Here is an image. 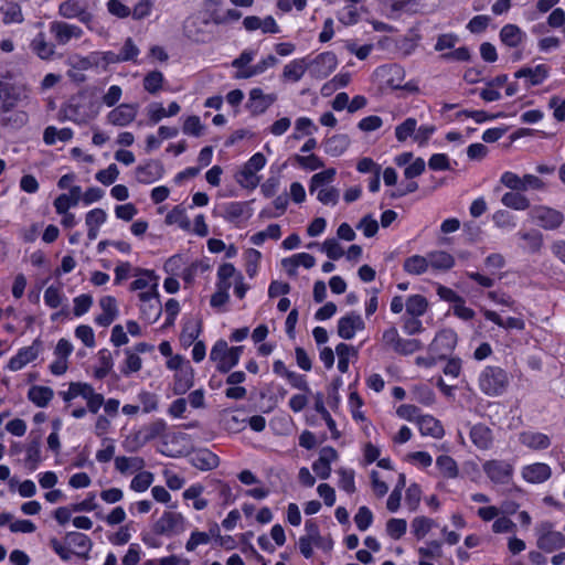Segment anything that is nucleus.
Returning a JSON list of instances; mask_svg holds the SVG:
<instances>
[{
    "mask_svg": "<svg viewBox=\"0 0 565 565\" xmlns=\"http://www.w3.org/2000/svg\"><path fill=\"white\" fill-rule=\"evenodd\" d=\"M257 56V50L245 49L242 53L232 61L231 66L235 70L233 78L235 79H248L265 73L268 68L273 67L277 63V58L274 55H267L266 57L253 64Z\"/></svg>",
    "mask_w": 565,
    "mask_h": 565,
    "instance_id": "1",
    "label": "nucleus"
},
{
    "mask_svg": "<svg viewBox=\"0 0 565 565\" xmlns=\"http://www.w3.org/2000/svg\"><path fill=\"white\" fill-rule=\"evenodd\" d=\"M166 366L173 372L172 391L175 395L185 394L194 385V369L183 355L175 354L167 360Z\"/></svg>",
    "mask_w": 565,
    "mask_h": 565,
    "instance_id": "2",
    "label": "nucleus"
},
{
    "mask_svg": "<svg viewBox=\"0 0 565 565\" xmlns=\"http://www.w3.org/2000/svg\"><path fill=\"white\" fill-rule=\"evenodd\" d=\"M509 375L500 366L488 365L479 374L480 391L488 396H500L509 386Z\"/></svg>",
    "mask_w": 565,
    "mask_h": 565,
    "instance_id": "3",
    "label": "nucleus"
},
{
    "mask_svg": "<svg viewBox=\"0 0 565 565\" xmlns=\"http://www.w3.org/2000/svg\"><path fill=\"white\" fill-rule=\"evenodd\" d=\"M63 115L65 119L76 125H85L98 115V110L89 98L78 94L63 107Z\"/></svg>",
    "mask_w": 565,
    "mask_h": 565,
    "instance_id": "4",
    "label": "nucleus"
},
{
    "mask_svg": "<svg viewBox=\"0 0 565 565\" xmlns=\"http://www.w3.org/2000/svg\"><path fill=\"white\" fill-rule=\"evenodd\" d=\"M158 287L159 276L153 270L139 267L135 268L129 290L137 292L139 301H147L153 296H159Z\"/></svg>",
    "mask_w": 565,
    "mask_h": 565,
    "instance_id": "5",
    "label": "nucleus"
},
{
    "mask_svg": "<svg viewBox=\"0 0 565 565\" xmlns=\"http://www.w3.org/2000/svg\"><path fill=\"white\" fill-rule=\"evenodd\" d=\"M243 347H228L225 340H217L211 349L210 360L221 373L230 372L239 362Z\"/></svg>",
    "mask_w": 565,
    "mask_h": 565,
    "instance_id": "6",
    "label": "nucleus"
},
{
    "mask_svg": "<svg viewBox=\"0 0 565 565\" xmlns=\"http://www.w3.org/2000/svg\"><path fill=\"white\" fill-rule=\"evenodd\" d=\"M267 163L266 157L262 152L254 153L246 163L236 173V182L246 190H255L260 181L257 172L263 170Z\"/></svg>",
    "mask_w": 565,
    "mask_h": 565,
    "instance_id": "7",
    "label": "nucleus"
},
{
    "mask_svg": "<svg viewBox=\"0 0 565 565\" xmlns=\"http://www.w3.org/2000/svg\"><path fill=\"white\" fill-rule=\"evenodd\" d=\"M381 342L385 349H390L401 355H409L423 348L417 339H405L398 333V330L392 326L382 333Z\"/></svg>",
    "mask_w": 565,
    "mask_h": 565,
    "instance_id": "8",
    "label": "nucleus"
},
{
    "mask_svg": "<svg viewBox=\"0 0 565 565\" xmlns=\"http://www.w3.org/2000/svg\"><path fill=\"white\" fill-rule=\"evenodd\" d=\"M58 395L66 406H71L74 399L82 397L88 404L90 412L96 409L97 404L102 399L97 396V392L92 384L79 381L68 383L67 388L60 391Z\"/></svg>",
    "mask_w": 565,
    "mask_h": 565,
    "instance_id": "9",
    "label": "nucleus"
},
{
    "mask_svg": "<svg viewBox=\"0 0 565 565\" xmlns=\"http://www.w3.org/2000/svg\"><path fill=\"white\" fill-rule=\"evenodd\" d=\"M536 545L540 550L552 553L565 547V535L554 529L550 521L541 522L535 527Z\"/></svg>",
    "mask_w": 565,
    "mask_h": 565,
    "instance_id": "10",
    "label": "nucleus"
},
{
    "mask_svg": "<svg viewBox=\"0 0 565 565\" xmlns=\"http://www.w3.org/2000/svg\"><path fill=\"white\" fill-rule=\"evenodd\" d=\"M188 521L180 512L164 511L153 524V532L163 536H175L186 530Z\"/></svg>",
    "mask_w": 565,
    "mask_h": 565,
    "instance_id": "11",
    "label": "nucleus"
},
{
    "mask_svg": "<svg viewBox=\"0 0 565 565\" xmlns=\"http://www.w3.org/2000/svg\"><path fill=\"white\" fill-rule=\"evenodd\" d=\"M530 220L545 231H554L561 227L565 217L564 214L546 205L533 206L529 212Z\"/></svg>",
    "mask_w": 565,
    "mask_h": 565,
    "instance_id": "12",
    "label": "nucleus"
},
{
    "mask_svg": "<svg viewBox=\"0 0 565 565\" xmlns=\"http://www.w3.org/2000/svg\"><path fill=\"white\" fill-rule=\"evenodd\" d=\"M58 14L64 19H78L89 30L95 31L93 14L85 0H64L58 6Z\"/></svg>",
    "mask_w": 565,
    "mask_h": 565,
    "instance_id": "13",
    "label": "nucleus"
},
{
    "mask_svg": "<svg viewBox=\"0 0 565 565\" xmlns=\"http://www.w3.org/2000/svg\"><path fill=\"white\" fill-rule=\"evenodd\" d=\"M42 348V341L39 339H35L28 347L20 348L18 352L8 361L7 369L11 372L22 370L39 358Z\"/></svg>",
    "mask_w": 565,
    "mask_h": 565,
    "instance_id": "14",
    "label": "nucleus"
},
{
    "mask_svg": "<svg viewBox=\"0 0 565 565\" xmlns=\"http://www.w3.org/2000/svg\"><path fill=\"white\" fill-rule=\"evenodd\" d=\"M487 477L497 484H507L511 481L514 467L511 462L500 459L487 460L482 465Z\"/></svg>",
    "mask_w": 565,
    "mask_h": 565,
    "instance_id": "15",
    "label": "nucleus"
},
{
    "mask_svg": "<svg viewBox=\"0 0 565 565\" xmlns=\"http://www.w3.org/2000/svg\"><path fill=\"white\" fill-rule=\"evenodd\" d=\"M309 74L318 79L328 77L338 66V58L332 52H323L308 61Z\"/></svg>",
    "mask_w": 565,
    "mask_h": 565,
    "instance_id": "16",
    "label": "nucleus"
},
{
    "mask_svg": "<svg viewBox=\"0 0 565 565\" xmlns=\"http://www.w3.org/2000/svg\"><path fill=\"white\" fill-rule=\"evenodd\" d=\"M49 30L58 45H66L71 40H78L84 33L81 26L57 20L50 23Z\"/></svg>",
    "mask_w": 565,
    "mask_h": 565,
    "instance_id": "17",
    "label": "nucleus"
},
{
    "mask_svg": "<svg viewBox=\"0 0 565 565\" xmlns=\"http://www.w3.org/2000/svg\"><path fill=\"white\" fill-rule=\"evenodd\" d=\"M516 438L519 445L531 451H544L552 445V439L548 435L533 429L520 431Z\"/></svg>",
    "mask_w": 565,
    "mask_h": 565,
    "instance_id": "18",
    "label": "nucleus"
},
{
    "mask_svg": "<svg viewBox=\"0 0 565 565\" xmlns=\"http://www.w3.org/2000/svg\"><path fill=\"white\" fill-rule=\"evenodd\" d=\"M552 468L546 462H532L524 465L520 469L521 478L530 484H541L552 477Z\"/></svg>",
    "mask_w": 565,
    "mask_h": 565,
    "instance_id": "19",
    "label": "nucleus"
},
{
    "mask_svg": "<svg viewBox=\"0 0 565 565\" xmlns=\"http://www.w3.org/2000/svg\"><path fill=\"white\" fill-rule=\"evenodd\" d=\"M374 75L386 87L399 89L402 88V83L405 78V71L397 64H388L379 66L375 70Z\"/></svg>",
    "mask_w": 565,
    "mask_h": 565,
    "instance_id": "20",
    "label": "nucleus"
},
{
    "mask_svg": "<svg viewBox=\"0 0 565 565\" xmlns=\"http://www.w3.org/2000/svg\"><path fill=\"white\" fill-rule=\"evenodd\" d=\"M137 114L138 105L120 104L107 114L106 120L113 126L126 127L136 119Z\"/></svg>",
    "mask_w": 565,
    "mask_h": 565,
    "instance_id": "21",
    "label": "nucleus"
},
{
    "mask_svg": "<svg viewBox=\"0 0 565 565\" xmlns=\"http://www.w3.org/2000/svg\"><path fill=\"white\" fill-rule=\"evenodd\" d=\"M365 329V323L361 315L351 312L343 316L338 321V334L344 340H351L356 332Z\"/></svg>",
    "mask_w": 565,
    "mask_h": 565,
    "instance_id": "22",
    "label": "nucleus"
},
{
    "mask_svg": "<svg viewBox=\"0 0 565 565\" xmlns=\"http://www.w3.org/2000/svg\"><path fill=\"white\" fill-rule=\"evenodd\" d=\"M457 344V334L450 329L439 331L429 345V350L438 356H446Z\"/></svg>",
    "mask_w": 565,
    "mask_h": 565,
    "instance_id": "23",
    "label": "nucleus"
},
{
    "mask_svg": "<svg viewBox=\"0 0 565 565\" xmlns=\"http://www.w3.org/2000/svg\"><path fill=\"white\" fill-rule=\"evenodd\" d=\"M551 67L547 64L521 67L514 73L515 78H525L527 86H537L550 76Z\"/></svg>",
    "mask_w": 565,
    "mask_h": 565,
    "instance_id": "24",
    "label": "nucleus"
},
{
    "mask_svg": "<svg viewBox=\"0 0 565 565\" xmlns=\"http://www.w3.org/2000/svg\"><path fill=\"white\" fill-rule=\"evenodd\" d=\"M276 100V94H265L262 88L255 87L249 92L247 107L253 114L260 115L264 114Z\"/></svg>",
    "mask_w": 565,
    "mask_h": 565,
    "instance_id": "25",
    "label": "nucleus"
},
{
    "mask_svg": "<svg viewBox=\"0 0 565 565\" xmlns=\"http://www.w3.org/2000/svg\"><path fill=\"white\" fill-rule=\"evenodd\" d=\"M102 313L95 318V323L100 327L110 326L118 317L117 300L113 296H104L99 299Z\"/></svg>",
    "mask_w": 565,
    "mask_h": 565,
    "instance_id": "26",
    "label": "nucleus"
},
{
    "mask_svg": "<svg viewBox=\"0 0 565 565\" xmlns=\"http://www.w3.org/2000/svg\"><path fill=\"white\" fill-rule=\"evenodd\" d=\"M54 395L55 393L52 387L41 384L30 385L26 392L28 401L39 408L49 407Z\"/></svg>",
    "mask_w": 565,
    "mask_h": 565,
    "instance_id": "27",
    "label": "nucleus"
},
{
    "mask_svg": "<svg viewBox=\"0 0 565 565\" xmlns=\"http://www.w3.org/2000/svg\"><path fill=\"white\" fill-rule=\"evenodd\" d=\"M107 212L100 207H95L85 214L87 238L90 242L97 238L100 227L107 222Z\"/></svg>",
    "mask_w": 565,
    "mask_h": 565,
    "instance_id": "28",
    "label": "nucleus"
},
{
    "mask_svg": "<svg viewBox=\"0 0 565 565\" xmlns=\"http://www.w3.org/2000/svg\"><path fill=\"white\" fill-rule=\"evenodd\" d=\"M190 463L202 471H209L216 468L220 463V458L206 448H201L190 455Z\"/></svg>",
    "mask_w": 565,
    "mask_h": 565,
    "instance_id": "29",
    "label": "nucleus"
},
{
    "mask_svg": "<svg viewBox=\"0 0 565 565\" xmlns=\"http://www.w3.org/2000/svg\"><path fill=\"white\" fill-rule=\"evenodd\" d=\"M65 543L73 554L81 557H87L92 550L90 539L86 534L79 532H68L65 535Z\"/></svg>",
    "mask_w": 565,
    "mask_h": 565,
    "instance_id": "30",
    "label": "nucleus"
},
{
    "mask_svg": "<svg viewBox=\"0 0 565 565\" xmlns=\"http://www.w3.org/2000/svg\"><path fill=\"white\" fill-rule=\"evenodd\" d=\"M315 265V257L308 253H298L290 257L281 259V266L289 276H296L299 266L309 269L312 268Z\"/></svg>",
    "mask_w": 565,
    "mask_h": 565,
    "instance_id": "31",
    "label": "nucleus"
},
{
    "mask_svg": "<svg viewBox=\"0 0 565 565\" xmlns=\"http://www.w3.org/2000/svg\"><path fill=\"white\" fill-rule=\"evenodd\" d=\"M417 427L422 436L435 439H441L445 436V429L440 420L428 414L418 418Z\"/></svg>",
    "mask_w": 565,
    "mask_h": 565,
    "instance_id": "32",
    "label": "nucleus"
},
{
    "mask_svg": "<svg viewBox=\"0 0 565 565\" xmlns=\"http://www.w3.org/2000/svg\"><path fill=\"white\" fill-rule=\"evenodd\" d=\"M351 140L345 134H337L326 138L322 142L324 152L330 157L342 156L350 147Z\"/></svg>",
    "mask_w": 565,
    "mask_h": 565,
    "instance_id": "33",
    "label": "nucleus"
},
{
    "mask_svg": "<svg viewBox=\"0 0 565 565\" xmlns=\"http://www.w3.org/2000/svg\"><path fill=\"white\" fill-rule=\"evenodd\" d=\"M250 209L247 202H227L223 205V217L228 222H239L250 217Z\"/></svg>",
    "mask_w": 565,
    "mask_h": 565,
    "instance_id": "34",
    "label": "nucleus"
},
{
    "mask_svg": "<svg viewBox=\"0 0 565 565\" xmlns=\"http://www.w3.org/2000/svg\"><path fill=\"white\" fill-rule=\"evenodd\" d=\"M500 41L509 47L520 46L526 39V33L516 24H505L499 33Z\"/></svg>",
    "mask_w": 565,
    "mask_h": 565,
    "instance_id": "35",
    "label": "nucleus"
},
{
    "mask_svg": "<svg viewBox=\"0 0 565 565\" xmlns=\"http://www.w3.org/2000/svg\"><path fill=\"white\" fill-rule=\"evenodd\" d=\"M163 175V168L157 161L147 162L143 166H139L136 168V179L140 183L149 184Z\"/></svg>",
    "mask_w": 565,
    "mask_h": 565,
    "instance_id": "36",
    "label": "nucleus"
},
{
    "mask_svg": "<svg viewBox=\"0 0 565 565\" xmlns=\"http://www.w3.org/2000/svg\"><path fill=\"white\" fill-rule=\"evenodd\" d=\"M472 444L481 449L487 450L492 446L493 435L492 430L484 424H476L470 428L469 433Z\"/></svg>",
    "mask_w": 565,
    "mask_h": 565,
    "instance_id": "37",
    "label": "nucleus"
},
{
    "mask_svg": "<svg viewBox=\"0 0 565 565\" xmlns=\"http://www.w3.org/2000/svg\"><path fill=\"white\" fill-rule=\"evenodd\" d=\"M30 47L41 60H51L55 54V44L47 41L45 33H38L30 43Z\"/></svg>",
    "mask_w": 565,
    "mask_h": 565,
    "instance_id": "38",
    "label": "nucleus"
},
{
    "mask_svg": "<svg viewBox=\"0 0 565 565\" xmlns=\"http://www.w3.org/2000/svg\"><path fill=\"white\" fill-rule=\"evenodd\" d=\"M307 70L309 71L307 58H295L284 66L282 78L288 82H299Z\"/></svg>",
    "mask_w": 565,
    "mask_h": 565,
    "instance_id": "39",
    "label": "nucleus"
},
{
    "mask_svg": "<svg viewBox=\"0 0 565 565\" xmlns=\"http://www.w3.org/2000/svg\"><path fill=\"white\" fill-rule=\"evenodd\" d=\"M146 461L141 457H126L119 456L115 458V468L121 475H136L142 470Z\"/></svg>",
    "mask_w": 565,
    "mask_h": 565,
    "instance_id": "40",
    "label": "nucleus"
},
{
    "mask_svg": "<svg viewBox=\"0 0 565 565\" xmlns=\"http://www.w3.org/2000/svg\"><path fill=\"white\" fill-rule=\"evenodd\" d=\"M363 399L358 394V392L353 391L349 395L348 405L350 413L352 415V418L362 425V429L366 431L369 429L370 423L367 422L362 407H363Z\"/></svg>",
    "mask_w": 565,
    "mask_h": 565,
    "instance_id": "41",
    "label": "nucleus"
},
{
    "mask_svg": "<svg viewBox=\"0 0 565 565\" xmlns=\"http://www.w3.org/2000/svg\"><path fill=\"white\" fill-rule=\"evenodd\" d=\"M201 331L202 324L200 320L189 319L188 321H185L180 334V342L182 347L189 348L194 342H196V339L201 334Z\"/></svg>",
    "mask_w": 565,
    "mask_h": 565,
    "instance_id": "42",
    "label": "nucleus"
},
{
    "mask_svg": "<svg viewBox=\"0 0 565 565\" xmlns=\"http://www.w3.org/2000/svg\"><path fill=\"white\" fill-rule=\"evenodd\" d=\"M114 361L108 349H100L97 353V365L94 367L93 376L96 380L105 379L113 370Z\"/></svg>",
    "mask_w": 565,
    "mask_h": 565,
    "instance_id": "43",
    "label": "nucleus"
},
{
    "mask_svg": "<svg viewBox=\"0 0 565 565\" xmlns=\"http://www.w3.org/2000/svg\"><path fill=\"white\" fill-rule=\"evenodd\" d=\"M337 175L334 168H328L315 173L309 181V192L315 194L319 189L331 186Z\"/></svg>",
    "mask_w": 565,
    "mask_h": 565,
    "instance_id": "44",
    "label": "nucleus"
},
{
    "mask_svg": "<svg viewBox=\"0 0 565 565\" xmlns=\"http://www.w3.org/2000/svg\"><path fill=\"white\" fill-rule=\"evenodd\" d=\"M74 136L71 128H56L55 126H47L43 131V141L47 146H53L57 141L67 142Z\"/></svg>",
    "mask_w": 565,
    "mask_h": 565,
    "instance_id": "45",
    "label": "nucleus"
},
{
    "mask_svg": "<svg viewBox=\"0 0 565 565\" xmlns=\"http://www.w3.org/2000/svg\"><path fill=\"white\" fill-rule=\"evenodd\" d=\"M429 267L437 270H448L455 266V258L445 250H434L427 254Z\"/></svg>",
    "mask_w": 565,
    "mask_h": 565,
    "instance_id": "46",
    "label": "nucleus"
},
{
    "mask_svg": "<svg viewBox=\"0 0 565 565\" xmlns=\"http://www.w3.org/2000/svg\"><path fill=\"white\" fill-rule=\"evenodd\" d=\"M166 224L168 225H177L179 228L185 232H191V221L188 217L186 211L181 205L174 206L167 215H166Z\"/></svg>",
    "mask_w": 565,
    "mask_h": 565,
    "instance_id": "47",
    "label": "nucleus"
},
{
    "mask_svg": "<svg viewBox=\"0 0 565 565\" xmlns=\"http://www.w3.org/2000/svg\"><path fill=\"white\" fill-rule=\"evenodd\" d=\"M501 203L515 211H525L530 207V200L520 191H510L502 195Z\"/></svg>",
    "mask_w": 565,
    "mask_h": 565,
    "instance_id": "48",
    "label": "nucleus"
},
{
    "mask_svg": "<svg viewBox=\"0 0 565 565\" xmlns=\"http://www.w3.org/2000/svg\"><path fill=\"white\" fill-rule=\"evenodd\" d=\"M404 270L409 275H423L429 269V260L427 255H413L407 257L403 264Z\"/></svg>",
    "mask_w": 565,
    "mask_h": 565,
    "instance_id": "49",
    "label": "nucleus"
},
{
    "mask_svg": "<svg viewBox=\"0 0 565 565\" xmlns=\"http://www.w3.org/2000/svg\"><path fill=\"white\" fill-rule=\"evenodd\" d=\"M238 274L233 264H222L217 269L216 287L230 290Z\"/></svg>",
    "mask_w": 565,
    "mask_h": 565,
    "instance_id": "50",
    "label": "nucleus"
},
{
    "mask_svg": "<svg viewBox=\"0 0 565 565\" xmlns=\"http://www.w3.org/2000/svg\"><path fill=\"white\" fill-rule=\"evenodd\" d=\"M436 467L444 478L456 479L459 476V467L456 460L448 455L438 456Z\"/></svg>",
    "mask_w": 565,
    "mask_h": 565,
    "instance_id": "51",
    "label": "nucleus"
},
{
    "mask_svg": "<svg viewBox=\"0 0 565 565\" xmlns=\"http://www.w3.org/2000/svg\"><path fill=\"white\" fill-rule=\"evenodd\" d=\"M43 300L47 307L56 309L64 306L67 301V298L61 286L51 285L45 289Z\"/></svg>",
    "mask_w": 565,
    "mask_h": 565,
    "instance_id": "52",
    "label": "nucleus"
},
{
    "mask_svg": "<svg viewBox=\"0 0 565 565\" xmlns=\"http://www.w3.org/2000/svg\"><path fill=\"white\" fill-rule=\"evenodd\" d=\"M140 311L147 321L156 322L162 312L159 296H153L150 300L147 301H140Z\"/></svg>",
    "mask_w": 565,
    "mask_h": 565,
    "instance_id": "53",
    "label": "nucleus"
},
{
    "mask_svg": "<svg viewBox=\"0 0 565 565\" xmlns=\"http://www.w3.org/2000/svg\"><path fill=\"white\" fill-rule=\"evenodd\" d=\"M405 308L411 317H422L427 311L428 301L422 295H412L405 301Z\"/></svg>",
    "mask_w": 565,
    "mask_h": 565,
    "instance_id": "54",
    "label": "nucleus"
},
{
    "mask_svg": "<svg viewBox=\"0 0 565 565\" xmlns=\"http://www.w3.org/2000/svg\"><path fill=\"white\" fill-rule=\"evenodd\" d=\"M417 126V119L408 117L395 127L394 135L398 142H405L414 138Z\"/></svg>",
    "mask_w": 565,
    "mask_h": 565,
    "instance_id": "55",
    "label": "nucleus"
},
{
    "mask_svg": "<svg viewBox=\"0 0 565 565\" xmlns=\"http://www.w3.org/2000/svg\"><path fill=\"white\" fill-rule=\"evenodd\" d=\"M153 480V473L142 469L139 472H137L135 477L131 479L129 488L135 492L141 493L150 488Z\"/></svg>",
    "mask_w": 565,
    "mask_h": 565,
    "instance_id": "56",
    "label": "nucleus"
},
{
    "mask_svg": "<svg viewBox=\"0 0 565 565\" xmlns=\"http://www.w3.org/2000/svg\"><path fill=\"white\" fill-rule=\"evenodd\" d=\"M337 473L339 476L338 487L349 494L354 493L356 491L354 470L349 468H339Z\"/></svg>",
    "mask_w": 565,
    "mask_h": 565,
    "instance_id": "57",
    "label": "nucleus"
},
{
    "mask_svg": "<svg viewBox=\"0 0 565 565\" xmlns=\"http://www.w3.org/2000/svg\"><path fill=\"white\" fill-rule=\"evenodd\" d=\"M335 353L338 355V369L341 373H345L349 369V360L351 356H355L358 354L356 350L347 344V343H339L335 347Z\"/></svg>",
    "mask_w": 565,
    "mask_h": 565,
    "instance_id": "58",
    "label": "nucleus"
},
{
    "mask_svg": "<svg viewBox=\"0 0 565 565\" xmlns=\"http://www.w3.org/2000/svg\"><path fill=\"white\" fill-rule=\"evenodd\" d=\"M137 399L139 402L140 411L145 414H149L158 409L159 398L158 395L152 392L141 390L137 394Z\"/></svg>",
    "mask_w": 565,
    "mask_h": 565,
    "instance_id": "59",
    "label": "nucleus"
},
{
    "mask_svg": "<svg viewBox=\"0 0 565 565\" xmlns=\"http://www.w3.org/2000/svg\"><path fill=\"white\" fill-rule=\"evenodd\" d=\"M125 355H126L125 361H124L122 365L120 366V372L125 376H129L130 374L137 373L138 371L141 370L142 360L137 353H135L128 349V350H125Z\"/></svg>",
    "mask_w": 565,
    "mask_h": 565,
    "instance_id": "60",
    "label": "nucleus"
},
{
    "mask_svg": "<svg viewBox=\"0 0 565 565\" xmlns=\"http://www.w3.org/2000/svg\"><path fill=\"white\" fill-rule=\"evenodd\" d=\"M164 76L159 71L149 72L143 78V88L149 94H157L162 89Z\"/></svg>",
    "mask_w": 565,
    "mask_h": 565,
    "instance_id": "61",
    "label": "nucleus"
},
{
    "mask_svg": "<svg viewBox=\"0 0 565 565\" xmlns=\"http://www.w3.org/2000/svg\"><path fill=\"white\" fill-rule=\"evenodd\" d=\"M523 241L526 242L525 249L529 253H539L543 246V235L537 231L519 232L518 234Z\"/></svg>",
    "mask_w": 565,
    "mask_h": 565,
    "instance_id": "62",
    "label": "nucleus"
},
{
    "mask_svg": "<svg viewBox=\"0 0 565 565\" xmlns=\"http://www.w3.org/2000/svg\"><path fill=\"white\" fill-rule=\"evenodd\" d=\"M434 525V521L427 516H416L411 524L412 532L417 540L424 539Z\"/></svg>",
    "mask_w": 565,
    "mask_h": 565,
    "instance_id": "63",
    "label": "nucleus"
},
{
    "mask_svg": "<svg viewBox=\"0 0 565 565\" xmlns=\"http://www.w3.org/2000/svg\"><path fill=\"white\" fill-rule=\"evenodd\" d=\"M315 194L321 204L328 206H335L340 199V191L333 185L319 189Z\"/></svg>",
    "mask_w": 565,
    "mask_h": 565,
    "instance_id": "64",
    "label": "nucleus"
}]
</instances>
